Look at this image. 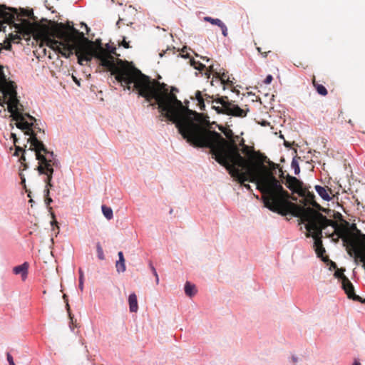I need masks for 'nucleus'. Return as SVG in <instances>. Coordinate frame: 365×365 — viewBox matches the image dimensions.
<instances>
[{"label": "nucleus", "mask_w": 365, "mask_h": 365, "mask_svg": "<svg viewBox=\"0 0 365 365\" xmlns=\"http://www.w3.org/2000/svg\"><path fill=\"white\" fill-rule=\"evenodd\" d=\"M41 38V47L46 45L66 58L75 51L80 65L91 61L93 57L96 58L101 61V65L115 76L121 84L127 85L130 89V85L133 83L138 94L147 101L155 100L162 115L173 123L187 110L173 93V91H178L176 88L172 87L169 91L167 84L155 80L151 81L150 77L142 73L128 61L118 60L115 63L112 56L115 54V47L107 43L106 48H104L101 40L90 41L83 32L73 26L61 24L51 32H42Z\"/></svg>", "instance_id": "nucleus-1"}, {"label": "nucleus", "mask_w": 365, "mask_h": 365, "mask_svg": "<svg viewBox=\"0 0 365 365\" xmlns=\"http://www.w3.org/2000/svg\"><path fill=\"white\" fill-rule=\"evenodd\" d=\"M196 112L187 110L175 123L179 133L187 142L197 147L208 148L215 160L225 166L232 176L247 189H250L246 181L255 182L257 188L262 193V199L266 207L272 195H281L289 201V194L284 190L279 181L263 165L245 160L240 153L237 145L227 143L222 136L216 131L203 127L195 119Z\"/></svg>", "instance_id": "nucleus-2"}, {"label": "nucleus", "mask_w": 365, "mask_h": 365, "mask_svg": "<svg viewBox=\"0 0 365 365\" xmlns=\"http://www.w3.org/2000/svg\"><path fill=\"white\" fill-rule=\"evenodd\" d=\"M282 191L281 187H278ZM282 193L285 195L284 192H281V195H272L271 201H268L270 210L283 216L292 214L299 217L303 222H307L305 228L308 232L307 236H312L314 238V247L322 245V231L324 230V228L317 216L316 210L310 207L305 208L290 201H286Z\"/></svg>", "instance_id": "nucleus-3"}, {"label": "nucleus", "mask_w": 365, "mask_h": 365, "mask_svg": "<svg viewBox=\"0 0 365 365\" xmlns=\"http://www.w3.org/2000/svg\"><path fill=\"white\" fill-rule=\"evenodd\" d=\"M25 135H29L28 142L30 143V150L35 152L36 160L38 161L37 170L39 175H45L46 190L45 195H49V188L53 187L51 182L52 175L53 173V168L59 167V162L56 159L53 151H49L41 141L44 137L45 133L41 129L34 126V129H31V133H24Z\"/></svg>", "instance_id": "nucleus-4"}, {"label": "nucleus", "mask_w": 365, "mask_h": 365, "mask_svg": "<svg viewBox=\"0 0 365 365\" xmlns=\"http://www.w3.org/2000/svg\"><path fill=\"white\" fill-rule=\"evenodd\" d=\"M0 92L4 98H7V101L1 103L7 104L8 111L16 123L18 128L24 130V133H31V129L36 120L29 114L21 112L22 106L17 98L16 86L14 81H9L4 73V67L0 65Z\"/></svg>", "instance_id": "nucleus-5"}, {"label": "nucleus", "mask_w": 365, "mask_h": 365, "mask_svg": "<svg viewBox=\"0 0 365 365\" xmlns=\"http://www.w3.org/2000/svg\"><path fill=\"white\" fill-rule=\"evenodd\" d=\"M316 214L324 228V234L331 237L334 235H336V241L341 238L344 245L347 247L348 250H352L364 241V239L361 236V238L358 237L346 226L339 225L334 220L327 219L317 211H316Z\"/></svg>", "instance_id": "nucleus-6"}, {"label": "nucleus", "mask_w": 365, "mask_h": 365, "mask_svg": "<svg viewBox=\"0 0 365 365\" xmlns=\"http://www.w3.org/2000/svg\"><path fill=\"white\" fill-rule=\"evenodd\" d=\"M0 9L10 15V18L0 16V31H5L4 24L12 25L16 29V34H10L9 39L11 42L16 43L21 39L20 34L29 35L34 30L33 24L28 19H19L14 9H7L4 6H0Z\"/></svg>", "instance_id": "nucleus-7"}, {"label": "nucleus", "mask_w": 365, "mask_h": 365, "mask_svg": "<svg viewBox=\"0 0 365 365\" xmlns=\"http://www.w3.org/2000/svg\"><path fill=\"white\" fill-rule=\"evenodd\" d=\"M363 239L365 240V235H361ZM348 253L350 256H353L354 258V262L356 264H358L359 262L362 263V267L365 269V242L363 241L358 245L356 247H354L352 250H348Z\"/></svg>", "instance_id": "nucleus-8"}, {"label": "nucleus", "mask_w": 365, "mask_h": 365, "mask_svg": "<svg viewBox=\"0 0 365 365\" xmlns=\"http://www.w3.org/2000/svg\"><path fill=\"white\" fill-rule=\"evenodd\" d=\"M225 108L227 110L226 115H232L235 117L244 118L249 112V109L247 108L245 109L241 108L237 105L234 104L228 100L227 101V106Z\"/></svg>", "instance_id": "nucleus-9"}, {"label": "nucleus", "mask_w": 365, "mask_h": 365, "mask_svg": "<svg viewBox=\"0 0 365 365\" xmlns=\"http://www.w3.org/2000/svg\"><path fill=\"white\" fill-rule=\"evenodd\" d=\"M287 187L292 192L298 193L300 196H304L306 191L302 187V183L295 177L287 176Z\"/></svg>", "instance_id": "nucleus-10"}, {"label": "nucleus", "mask_w": 365, "mask_h": 365, "mask_svg": "<svg viewBox=\"0 0 365 365\" xmlns=\"http://www.w3.org/2000/svg\"><path fill=\"white\" fill-rule=\"evenodd\" d=\"M227 96L218 98L217 99L212 101V103H215L216 105H213L212 108L219 114H226L227 110L225 107L227 106Z\"/></svg>", "instance_id": "nucleus-11"}, {"label": "nucleus", "mask_w": 365, "mask_h": 365, "mask_svg": "<svg viewBox=\"0 0 365 365\" xmlns=\"http://www.w3.org/2000/svg\"><path fill=\"white\" fill-rule=\"evenodd\" d=\"M341 283L342 288L349 299H356L359 297L355 294L354 286L347 277H344Z\"/></svg>", "instance_id": "nucleus-12"}, {"label": "nucleus", "mask_w": 365, "mask_h": 365, "mask_svg": "<svg viewBox=\"0 0 365 365\" xmlns=\"http://www.w3.org/2000/svg\"><path fill=\"white\" fill-rule=\"evenodd\" d=\"M29 263L24 262L21 265L14 267L13 272L15 274H21L22 279L24 280L28 274Z\"/></svg>", "instance_id": "nucleus-13"}, {"label": "nucleus", "mask_w": 365, "mask_h": 365, "mask_svg": "<svg viewBox=\"0 0 365 365\" xmlns=\"http://www.w3.org/2000/svg\"><path fill=\"white\" fill-rule=\"evenodd\" d=\"M118 260L116 261V262H115L116 271L118 273H120V272L123 273L126 269L125 260L123 252L120 251L118 252Z\"/></svg>", "instance_id": "nucleus-14"}, {"label": "nucleus", "mask_w": 365, "mask_h": 365, "mask_svg": "<svg viewBox=\"0 0 365 365\" xmlns=\"http://www.w3.org/2000/svg\"><path fill=\"white\" fill-rule=\"evenodd\" d=\"M129 309L130 312H136L138 309L137 296L131 293L128 297Z\"/></svg>", "instance_id": "nucleus-15"}, {"label": "nucleus", "mask_w": 365, "mask_h": 365, "mask_svg": "<svg viewBox=\"0 0 365 365\" xmlns=\"http://www.w3.org/2000/svg\"><path fill=\"white\" fill-rule=\"evenodd\" d=\"M315 190L324 200L329 201L331 200V197L329 196L325 187L321 185H316Z\"/></svg>", "instance_id": "nucleus-16"}, {"label": "nucleus", "mask_w": 365, "mask_h": 365, "mask_svg": "<svg viewBox=\"0 0 365 365\" xmlns=\"http://www.w3.org/2000/svg\"><path fill=\"white\" fill-rule=\"evenodd\" d=\"M185 292L187 296L193 297L197 292L195 285L187 282L185 284Z\"/></svg>", "instance_id": "nucleus-17"}, {"label": "nucleus", "mask_w": 365, "mask_h": 365, "mask_svg": "<svg viewBox=\"0 0 365 365\" xmlns=\"http://www.w3.org/2000/svg\"><path fill=\"white\" fill-rule=\"evenodd\" d=\"M242 145H243V148H242V153L247 156V160H251L252 163H255L253 161V158H254V151L253 150H251L250 149V148L247 146V145H244V143L242 142ZM245 160H247V158H245Z\"/></svg>", "instance_id": "nucleus-18"}, {"label": "nucleus", "mask_w": 365, "mask_h": 365, "mask_svg": "<svg viewBox=\"0 0 365 365\" xmlns=\"http://www.w3.org/2000/svg\"><path fill=\"white\" fill-rule=\"evenodd\" d=\"M220 130L224 133L226 138L230 140V142L225 140L227 143H235L237 145L235 142L232 140L233 132L232 130L228 128H223L221 127H220Z\"/></svg>", "instance_id": "nucleus-19"}, {"label": "nucleus", "mask_w": 365, "mask_h": 365, "mask_svg": "<svg viewBox=\"0 0 365 365\" xmlns=\"http://www.w3.org/2000/svg\"><path fill=\"white\" fill-rule=\"evenodd\" d=\"M101 210L103 215L107 220H111L113 218V213L110 207H107L106 205H102Z\"/></svg>", "instance_id": "nucleus-20"}, {"label": "nucleus", "mask_w": 365, "mask_h": 365, "mask_svg": "<svg viewBox=\"0 0 365 365\" xmlns=\"http://www.w3.org/2000/svg\"><path fill=\"white\" fill-rule=\"evenodd\" d=\"M291 167L294 170V173L295 175H298L300 173V168L298 162V158L294 157L292 158L291 163Z\"/></svg>", "instance_id": "nucleus-21"}, {"label": "nucleus", "mask_w": 365, "mask_h": 365, "mask_svg": "<svg viewBox=\"0 0 365 365\" xmlns=\"http://www.w3.org/2000/svg\"><path fill=\"white\" fill-rule=\"evenodd\" d=\"M195 98L198 102L200 110H205V105L200 91H198L195 93Z\"/></svg>", "instance_id": "nucleus-22"}, {"label": "nucleus", "mask_w": 365, "mask_h": 365, "mask_svg": "<svg viewBox=\"0 0 365 365\" xmlns=\"http://www.w3.org/2000/svg\"><path fill=\"white\" fill-rule=\"evenodd\" d=\"M204 21L207 22H210V24L213 25H217L219 27L223 24V22L219 19H213L210 16H205L204 17Z\"/></svg>", "instance_id": "nucleus-23"}, {"label": "nucleus", "mask_w": 365, "mask_h": 365, "mask_svg": "<svg viewBox=\"0 0 365 365\" xmlns=\"http://www.w3.org/2000/svg\"><path fill=\"white\" fill-rule=\"evenodd\" d=\"M190 65L194 67L195 69L201 71L202 70L205 66L200 63V61H196L193 58L190 59Z\"/></svg>", "instance_id": "nucleus-24"}, {"label": "nucleus", "mask_w": 365, "mask_h": 365, "mask_svg": "<svg viewBox=\"0 0 365 365\" xmlns=\"http://www.w3.org/2000/svg\"><path fill=\"white\" fill-rule=\"evenodd\" d=\"M314 85L315 86L317 91L319 94H320L322 96H326L327 94V90L323 85H321V84L315 85L314 83Z\"/></svg>", "instance_id": "nucleus-25"}, {"label": "nucleus", "mask_w": 365, "mask_h": 365, "mask_svg": "<svg viewBox=\"0 0 365 365\" xmlns=\"http://www.w3.org/2000/svg\"><path fill=\"white\" fill-rule=\"evenodd\" d=\"M96 251H97V255H98V259L101 260L105 259V255L103 253V248L99 242H98L96 245Z\"/></svg>", "instance_id": "nucleus-26"}, {"label": "nucleus", "mask_w": 365, "mask_h": 365, "mask_svg": "<svg viewBox=\"0 0 365 365\" xmlns=\"http://www.w3.org/2000/svg\"><path fill=\"white\" fill-rule=\"evenodd\" d=\"M215 74L217 75V78H220L221 83L223 85H225V83L230 82L229 76L226 73H223L222 75H220L219 73H216Z\"/></svg>", "instance_id": "nucleus-27"}, {"label": "nucleus", "mask_w": 365, "mask_h": 365, "mask_svg": "<svg viewBox=\"0 0 365 365\" xmlns=\"http://www.w3.org/2000/svg\"><path fill=\"white\" fill-rule=\"evenodd\" d=\"M79 289L83 291V283H84V274L83 272L81 269H79Z\"/></svg>", "instance_id": "nucleus-28"}, {"label": "nucleus", "mask_w": 365, "mask_h": 365, "mask_svg": "<svg viewBox=\"0 0 365 365\" xmlns=\"http://www.w3.org/2000/svg\"><path fill=\"white\" fill-rule=\"evenodd\" d=\"M19 152H22V155L21 157V160L23 162V161H25L26 160V158H25V156H24V153H26V150H24L22 148L19 147V146H16V152H15V155H19Z\"/></svg>", "instance_id": "nucleus-29"}, {"label": "nucleus", "mask_w": 365, "mask_h": 365, "mask_svg": "<svg viewBox=\"0 0 365 365\" xmlns=\"http://www.w3.org/2000/svg\"><path fill=\"white\" fill-rule=\"evenodd\" d=\"M315 252L319 257H322L324 253L325 252V250L323 247V245H321L320 247H316Z\"/></svg>", "instance_id": "nucleus-30"}, {"label": "nucleus", "mask_w": 365, "mask_h": 365, "mask_svg": "<svg viewBox=\"0 0 365 365\" xmlns=\"http://www.w3.org/2000/svg\"><path fill=\"white\" fill-rule=\"evenodd\" d=\"M334 276L336 277V278H339L341 279V282H343V278L344 277H346L344 273H343V271L342 270H340V269H337L335 272H334Z\"/></svg>", "instance_id": "nucleus-31"}, {"label": "nucleus", "mask_w": 365, "mask_h": 365, "mask_svg": "<svg viewBox=\"0 0 365 365\" xmlns=\"http://www.w3.org/2000/svg\"><path fill=\"white\" fill-rule=\"evenodd\" d=\"M220 28L222 30V35L224 36H227V28L226 26V25L223 23L220 26Z\"/></svg>", "instance_id": "nucleus-32"}, {"label": "nucleus", "mask_w": 365, "mask_h": 365, "mask_svg": "<svg viewBox=\"0 0 365 365\" xmlns=\"http://www.w3.org/2000/svg\"><path fill=\"white\" fill-rule=\"evenodd\" d=\"M6 358H7V361H8L9 365H15V363L14 361V359H13L12 356L9 353H7Z\"/></svg>", "instance_id": "nucleus-33"}, {"label": "nucleus", "mask_w": 365, "mask_h": 365, "mask_svg": "<svg viewBox=\"0 0 365 365\" xmlns=\"http://www.w3.org/2000/svg\"><path fill=\"white\" fill-rule=\"evenodd\" d=\"M273 80V77L272 75H267V77L265 78V79L264 80V83L265 84H269L271 83V82Z\"/></svg>", "instance_id": "nucleus-34"}, {"label": "nucleus", "mask_w": 365, "mask_h": 365, "mask_svg": "<svg viewBox=\"0 0 365 365\" xmlns=\"http://www.w3.org/2000/svg\"><path fill=\"white\" fill-rule=\"evenodd\" d=\"M149 266H150V268L154 276H157V271H156V269L154 267V266L152 264V263L150 262L149 264Z\"/></svg>", "instance_id": "nucleus-35"}, {"label": "nucleus", "mask_w": 365, "mask_h": 365, "mask_svg": "<svg viewBox=\"0 0 365 365\" xmlns=\"http://www.w3.org/2000/svg\"><path fill=\"white\" fill-rule=\"evenodd\" d=\"M46 200H45V202L47 205H50L51 202H52V199L51 197H48V195H46Z\"/></svg>", "instance_id": "nucleus-36"}, {"label": "nucleus", "mask_w": 365, "mask_h": 365, "mask_svg": "<svg viewBox=\"0 0 365 365\" xmlns=\"http://www.w3.org/2000/svg\"><path fill=\"white\" fill-rule=\"evenodd\" d=\"M122 46H123L124 48H129V43H128V42H127V41H125V39L124 38V39L123 40V42H122Z\"/></svg>", "instance_id": "nucleus-37"}, {"label": "nucleus", "mask_w": 365, "mask_h": 365, "mask_svg": "<svg viewBox=\"0 0 365 365\" xmlns=\"http://www.w3.org/2000/svg\"><path fill=\"white\" fill-rule=\"evenodd\" d=\"M0 16H6V18H10V15L4 13V11H2L1 9H0Z\"/></svg>", "instance_id": "nucleus-38"}, {"label": "nucleus", "mask_w": 365, "mask_h": 365, "mask_svg": "<svg viewBox=\"0 0 365 365\" xmlns=\"http://www.w3.org/2000/svg\"><path fill=\"white\" fill-rule=\"evenodd\" d=\"M11 137L13 138L14 139V143L16 144V141H17V138H16V134L14 133H11Z\"/></svg>", "instance_id": "nucleus-39"}, {"label": "nucleus", "mask_w": 365, "mask_h": 365, "mask_svg": "<svg viewBox=\"0 0 365 365\" xmlns=\"http://www.w3.org/2000/svg\"><path fill=\"white\" fill-rule=\"evenodd\" d=\"M155 282L157 284H158L159 283V277H158V274H157V276H155Z\"/></svg>", "instance_id": "nucleus-40"}, {"label": "nucleus", "mask_w": 365, "mask_h": 365, "mask_svg": "<svg viewBox=\"0 0 365 365\" xmlns=\"http://www.w3.org/2000/svg\"><path fill=\"white\" fill-rule=\"evenodd\" d=\"M314 195H313V194H311V193H309V192L308 193V197H309V198H310V200H312V199L314 198Z\"/></svg>", "instance_id": "nucleus-41"}, {"label": "nucleus", "mask_w": 365, "mask_h": 365, "mask_svg": "<svg viewBox=\"0 0 365 365\" xmlns=\"http://www.w3.org/2000/svg\"><path fill=\"white\" fill-rule=\"evenodd\" d=\"M73 78L74 81L79 86L80 83L77 81V79L75 77H73Z\"/></svg>", "instance_id": "nucleus-42"}, {"label": "nucleus", "mask_w": 365, "mask_h": 365, "mask_svg": "<svg viewBox=\"0 0 365 365\" xmlns=\"http://www.w3.org/2000/svg\"><path fill=\"white\" fill-rule=\"evenodd\" d=\"M182 56L183 58H188V57H189V55H188L187 53V54H185V55L182 54Z\"/></svg>", "instance_id": "nucleus-43"}, {"label": "nucleus", "mask_w": 365, "mask_h": 365, "mask_svg": "<svg viewBox=\"0 0 365 365\" xmlns=\"http://www.w3.org/2000/svg\"><path fill=\"white\" fill-rule=\"evenodd\" d=\"M210 71H213V66H210Z\"/></svg>", "instance_id": "nucleus-44"}, {"label": "nucleus", "mask_w": 365, "mask_h": 365, "mask_svg": "<svg viewBox=\"0 0 365 365\" xmlns=\"http://www.w3.org/2000/svg\"><path fill=\"white\" fill-rule=\"evenodd\" d=\"M353 365H361V364L358 361H355Z\"/></svg>", "instance_id": "nucleus-45"}, {"label": "nucleus", "mask_w": 365, "mask_h": 365, "mask_svg": "<svg viewBox=\"0 0 365 365\" xmlns=\"http://www.w3.org/2000/svg\"><path fill=\"white\" fill-rule=\"evenodd\" d=\"M203 58V59H205V60H206V61H210V59H209V58Z\"/></svg>", "instance_id": "nucleus-46"}, {"label": "nucleus", "mask_w": 365, "mask_h": 365, "mask_svg": "<svg viewBox=\"0 0 365 365\" xmlns=\"http://www.w3.org/2000/svg\"><path fill=\"white\" fill-rule=\"evenodd\" d=\"M54 223H55V224H57V222H56V221L51 222V225H53V224H54Z\"/></svg>", "instance_id": "nucleus-47"}, {"label": "nucleus", "mask_w": 365, "mask_h": 365, "mask_svg": "<svg viewBox=\"0 0 365 365\" xmlns=\"http://www.w3.org/2000/svg\"><path fill=\"white\" fill-rule=\"evenodd\" d=\"M11 48V45H10V44H9V46H7L6 48V49H8V48Z\"/></svg>", "instance_id": "nucleus-48"}, {"label": "nucleus", "mask_w": 365, "mask_h": 365, "mask_svg": "<svg viewBox=\"0 0 365 365\" xmlns=\"http://www.w3.org/2000/svg\"><path fill=\"white\" fill-rule=\"evenodd\" d=\"M259 52H260V48H257Z\"/></svg>", "instance_id": "nucleus-49"}, {"label": "nucleus", "mask_w": 365, "mask_h": 365, "mask_svg": "<svg viewBox=\"0 0 365 365\" xmlns=\"http://www.w3.org/2000/svg\"><path fill=\"white\" fill-rule=\"evenodd\" d=\"M66 294H64V295H63V299H66Z\"/></svg>", "instance_id": "nucleus-50"}, {"label": "nucleus", "mask_w": 365, "mask_h": 365, "mask_svg": "<svg viewBox=\"0 0 365 365\" xmlns=\"http://www.w3.org/2000/svg\"><path fill=\"white\" fill-rule=\"evenodd\" d=\"M66 307H69V305H68V302L66 303Z\"/></svg>", "instance_id": "nucleus-51"}]
</instances>
